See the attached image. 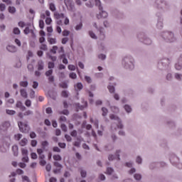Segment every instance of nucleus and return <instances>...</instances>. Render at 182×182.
Segmentation results:
<instances>
[{
  "label": "nucleus",
  "instance_id": "nucleus-54",
  "mask_svg": "<svg viewBox=\"0 0 182 182\" xmlns=\"http://www.w3.org/2000/svg\"><path fill=\"white\" fill-rule=\"evenodd\" d=\"M135 180H141V175L139 174V173H136L134 176Z\"/></svg>",
  "mask_w": 182,
  "mask_h": 182
},
{
  "label": "nucleus",
  "instance_id": "nucleus-2",
  "mask_svg": "<svg viewBox=\"0 0 182 182\" xmlns=\"http://www.w3.org/2000/svg\"><path fill=\"white\" fill-rule=\"evenodd\" d=\"M54 16L56 19H58L56 21V23L59 26H62V25H63V22L62 21V20H59V19H63V18H65L64 25H69L70 23L69 18L65 17V14L63 13H55L54 14Z\"/></svg>",
  "mask_w": 182,
  "mask_h": 182
},
{
  "label": "nucleus",
  "instance_id": "nucleus-43",
  "mask_svg": "<svg viewBox=\"0 0 182 182\" xmlns=\"http://www.w3.org/2000/svg\"><path fill=\"white\" fill-rule=\"evenodd\" d=\"M41 146L42 147H43V149H45V147L49 146V142H48L47 141H43L41 142Z\"/></svg>",
  "mask_w": 182,
  "mask_h": 182
},
{
  "label": "nucleus",
  "instance_id": "nucleus-49",
  "mask_svg": "<svg viewBox=\"0 0 182 182\" xmlns=\"http://www.w3.org/2000/svg\"><path fill=\"white\" fill-rule=\"evenodd\" d=\"M56 50H58V46H53L52 49L50 50V52L52 53L55 54L56 53Z\"/></svg>",
  "mask_w": 182,
  "mask_h": 182
},
{
  "label": "nucleus",
  "instance_id": "nucleus-30",
  "mask_svg": "<svg viewBox=\"0 0 182 182\" xmlns=\"http://www.w3.org/2000/svg\"><path fill=\"white\" fill-rule=\"evenodd\" d=\"M6 113L7 114H10L11 116H13L14 114H15V113H16V112H15V110H12V109H6Z\"/></svg>",
  "mask_w": 182,
  "mask_h": 182
},
{
  "label": "nucleus",
  "instance_id": "nucleus-51",
  "mask_svg": "<svg viewBox=\"0 0 182 182\" xmlns=\"http://www.w3.org/2000/svg\"><path fill=\"white\" fill-rule=\"evenodd\" d=\"M82 26H83V24L82 23H80L78 25L76 26L75 30L80 31V29H82Z\"/></svg>",
  "mask_w": 182,
  "mask_h": 182
},
{
  "label": "nucleus",
  "instance_id": "nucleus-57",
  "mask_svg": "<svg viewBox=\"0 0 182 182\" xmlns=\"http://www.w3.org/2000/svg\"><path fill=\"white\" fill-rule=\"evenodd\" d=\"M89 35L92 39H96V34L93 33L92 31H89Z\"/></svg>",
  "mask_w": 182,
  "mask_h": 182
},
{
  "label": "nucleus",
  "instance_id": "nucleus-25",
  "mask_svg": "<svg viewBox=\"0 0 182 182\" xmlns=\"http://www.w3.org/2000/svg\"><path fill=\"white\" fill-rule=\"evenodd\" d=\"M167 124L169 127H171V129H174V127H176V123L173 121H168Z\"/></svg>",
  "mask_w": 182,
  "mask_h": 182
},
{
  "label": "nucleus",
  "instance_id": "nucleus-20",
  "mask_svg": "<svg viewBox=\"0 0 182 182\" xmlns=\"http://www.w3.org/2000/svg\"><path fill=\"white\" fill-rule=\"evenodd\" d=\"M18 146L14 145L12 146V151H13L14 155L16 156H18Z\"/></svg>",
  "mask_w": 182,
  "mask_h": 182
},
{
  "label": "nucleus",
  "instance_id": "nucleus-21",
  "mask_svg": "<svg viewBox=\"0 0 182 182\" xmlns=\"http://www.w3.org/2000/svg\"><path fill=\"white\" fill-rule=\"evenodd\" d=\"M27 143H28V139L26 138H23V139L21 140L19 144L20 146H26Z\"/></svg>",
  "mask_w": 182,
  "mask_h": 182
},
{
  "label": "nucleus",
  "instance_id": "nucleus-59",
  "mask_svg": "<svg viewBox=\"0 0 182 182\" xmlns=\"http://www.w3.org/2000/svg\"><path fill=\"white\" fill-rule=\"evenodd\" d=\"M61 129H62L63 132H68V127H66V125L65 124H61Z\"/></svg>",
  "mask_w": 182,
  "mask_h": 182
},
{
  "label": "nucleus",
  "instance_id": "nucleus-36",
  "mask_svg": "<svg viewBox=\"0 0 182 182\" xmlns=\"http://www.w3.org/2000/svg\"><path fill=\"white\" fill-rule=\"evenodd\" d=\"M22 161H23V163H28V161H29V157H28V155L23 156Z\"/></svg>",
  "mask_w": 182,
  "mask_h": 182
},
{
  "label": "nucleus",
  "instance_id": "nucleus-9",
  "mask_svg": "<svg viewBox=\"0 0 182 182\" xmlns=\"http://www.w3.org/2000/svg\"><path fill=\"white\" fill-rule=\"evenodd\" d=\"M119 153H120V151H117L115 156L109 155L108 160H109V161H113V160H120V155H119Z\"/></svg>",
  "mask_w": 182,
  "mask_h": 182
},
{
  "label": "nucleus",
  "instance_id": "nucleus-15",
  "mask_svg": "<svg viewBox=\"0 0 182 182\" xmlns=\"http://www.w3.org/2000/svg\"><path fill=\"white\" fill-rule=\"evenodd\" d=\"M6 49L9 52H11L12 53L16 52V47L14 46H7Z\"/></svg>",
  "mask_w": 182,
  "mask_h": 182
},
{
  "label": "nucleus",
  "instance_id": "nucleus-42",
  "mask_svg": "<svg viewBox=\"0 0 182 182\" xmlns=\"http://www.w3.org/2000/svg\"><path fill=\"white\" fill-rule=\"evenodd\" d=\"M108 90L109 91L110 93H114V87L112 85H109L108 87Z\"/></svg>",
  "mask_w": 182,
  "mask_h": 182
},
{
  "label": "nucleus",
  "instance_id": "nucleus-28",
  "mask_svg": "<svg viewBox=\"0 0 182 182\" xmlns=\"http://www.w3.org/2000/svg\"><path fill=\"white\" fill-rule=\"evenodd\" d=\"M53 159L56 161H60L62 160V156L60 155H53Z\"/></svg>",
  "mask_w": 182,
  "mask_h": 182
},
{
  "label": "nucleus",
  "instance_id": "nucleus-17",
  "mask_svg": "<svg viewBox=\"0 0 182 182\" xmlns=\"http://www.w3.org/2000/svg\"><path fill=\"white\" fill-rule=\"evenodd\" d=\"M20 93L21 96H22V97H24V99L28 98V92H26V90L25 89H21L20 90Z\"/></svg>",
  "mask_w": 182,
  "mask_h": 182
},
{
  "label": "nucleus",
  "instance_id": "nucleus-35",
  "mask_svg": "<svg viewBox=\"0 0 182 182\" xmlns=\"http://www.w3.org/2000/svg\"><path fill=\"white\" fill-rule=\"evenodd\" d=\"M85 80L87 83H92V78L90 76L85 75Z\"/></svg>",
  "mask_w": 182,
  "mask_h": 182
},
{
  "label": "nucleus",
  "instance_id": "nucleus-19",
  "mask_svg": "<svg viewBox=\"0 0 182 182\" xmlns=\"http://www.w3.org/2000/svg\"><path fill=\"white\" fill-rule=\"evenodd\" d=\"M49 9H50V11H51L52 12H55V11H56V6H55V4H53V3H50V4H49Z\"/></svg>",
  "mask_w": 182,
  "mask_h": 182
},
{
  "label": "nucleus",
  "instance_id": "nucleus-47",
  "mask_svg": "<svg viewBox=\"0 0 182 182\" xmlns=\"http://www.w3.org/2000/svg\"><path fill=\"white\" fill-rule=\"evenodd\" d=\"M124 109L127 113H130V112H132V107L129 105H125Z\"/></svg>",
  "mask_w": 182,
  "mask_h": 182
},
{
  "label": "nucleus",
  "instance_id": "nucleus-34",
  "mask_svg": "<svg viewBox=\"0 0 182 182\" xmlns=\"http://www.w3.org/2000/svg\"><path fill=\"white\" fill-rule=\"evenodd\" d=\"M21 154L22 156H28V149H21Z\"/></svg>",
  "mask_w": 182,
  "mask_h": 182
},
{
  "label": "nucleus",
  "instance_id": "nucleus-1",
  "mask_svg": "<svg viewBox=\"0 0 182 182\" xmlns=\"http://www.w3.org/2000/svg\"><path fill=\"white\" fill-rule=\"evenodd\" d=\"M161 37L165 42L168 43H173L177 41V38L174 36V33L171 31H163L161 33Z\"/></svg>",
  "mask_w": 182,
  "mask_h": 182
},
{
  "label": "nucleus",
  "instance_id": "nucleus-14",
  "mask_svg": "<svg viewBox=\"0 0 182 182\" xmlns=\"http://www.w3.org/2000/svg\"><path fill=\"white\" fill-rule=\"evenodd\" d=\"M107 15H108L107 12L102 11L101 13H100V14L97 15V19H100L102 18H106Z\"/></svg>",
  "mask_w": 182,
  "mask_h": 182
},
{
  "label": "nucleus",
  "instance_id": "nucleus-23",
  "mask_svg": "<svg viewBox=\"0 0 182 182\" xmlns=\"http://www.w3.org/2000/svg\"><path fill=\"white\" fill-rule=\"evenodd\" d=\"M167 5H168V4H167V1L164 0H161V8L166 9L167 8Z\"/></svg>",
  "mask_w": 182,
  "mask_h": 182
},
{
  "label": "nucleus",
  "instance_id": "nucleus-61",
  "mask_svg": "<svg viewBox=\"0 0 182 182\" xmlns=\"http://www.w3.org/2000/svg\"><path fill=\"white\" fill-rule=\"evenodd\" d=\"M54 166L55 167H57V168H60V169L62 168V165L59 164V162H55Z\"/></svg>",
  "mask_w": 182,
  "mask_h": 182
},
{
  "label": "nucleus",
  "instance_id": "nucleus-26",
  "mask_svg": "<svg viewBox=\"0 0 182 182\" xmlns=\"http://www.w3.org/2000/svg\"><path fill=\"white\" fill-rule=\"evenodd\" d=\"M102 116L104 117L105 116H107V113H109V110H107L106 107H102Z\"/></svg>",
  "mask_w": 182,
  "mask_h": 182
},
{
  "label": "nucleus",
  "instance_id": "nucleus-13",
  "mask_svg": "<svg viewBox=\"0 0 182 182\" xmlns=\"http://www.w3.org/2000/svg\"><path fill=\"white\" fill-rule=\"evenodd\" d=\"M77 112L79 110H83L85 107H87V102H85L84 105H80V104H76Z\"/></svg>",
  "mask_w": 182,
  "mask_h": 182
},
{
  "label": "nucleus",
  "instance_id": "nucleus-40",
  "mask_svg": "<svg viewBox=\"0 0 182 182\" xmlns=\"http://www.w3.org/2000/svg\"><path fill=\"white\" fill-rule=\"evenodd\" d=\"M20 86H21L22 87H26L28 86L27 81H21L20 82Z\"/></svg>",
  "mask_w": 182,
  "mask_h": 182
},
{
  "label": "nucleus",
  "instance_id": "nucleus-32",
  "mask_svg": "<svg viewBox=\"0 0 182 182\" xmlns=\"http://www.w3.org/2000/svg\"><path fill=\"white\" fill-rule=\"evenodd\" d=\"M111 110L113 113H119V109L115 106L111 107Z\"/></svg>",
  "mask_w": 182,
  "mask_h": 182
},
{
  "label": "nucleus",
  "instance_id": "nucleus-7",
  "mask_svg": "<svg viewBox=\"0 0 182 182\" xmlns=\"http://www.w3.org/2000/svg\"><path fill=\"white\" fill-rule=\"evenodd\" d=\"M175 69L176 70H181L182 69V54L180 55L176 63L175 64Z\"/></svg>",
  "mask_w": 182,
  "mask_h": 182
},
{
  "label": "nucleus",
  "instance_id": "nucleus-56",
  "mask_svg": "<svg viewBox=\"0 0 182 182\" xmlns=\"http://www.w3.org/2000/svg\"><path fill=\"white\" fill-rule=\"evenodd\" d=\"M70 136H72V137H76V136H77V132L76 130H73L70 132Z\"/></svg>",
  "mask_w": 182,
  "mask_h": 182
},
{
  "label": "nucleus",
  "instance_id": "nucleus-3",
  "mask_svg": "<svg viewBox=\"0 0 182 182\" xmlns=\"http://www.w3.org/2000/svg\"><path fill=\"white\" fill-rule=\"evenodd\" d=\"M169 160L172 166H174L175 167H177V168H179V170H181L182 164L180 163V159H178L176 154H171L169 156Z\"/></svg>",
  "mask_w": 182,
  "mask_h": 182
},
{
  "label": "nucleus",
  "instance_id": "nucleus-5",
  "mask_svg": "<svg viewBox=\"0 0 182 182\" xmlns=\"http://www.w3.org/2000/svg\"><path fill=\"white\" fill-rule=\"evenodd\" d=\"M9 127H11V123H9V122L6 121V122H2V124L0 126L1 133H2V132H6V130H8V129H9Z\"/></svg>",
  "mask_w": 182,
  "mask_h": 182
},
{
  "label": "nucleus",
  "instance_id": "nucleus-58",
  "mask_svg": "<svg viewBox=\"0 0 182 182\" xmlns=\"http://www.w3.org/2000/svg\"><path fill=\"white\" fill-rule=\"evenodd\" d=\"M55 68V63L52 62L48 63V69H53Z\"/></svg>",
  "mask_w": 182,
  "mask_h": 182
},
{
  "label": "nucleus",
  "instance_id": "nucleus-52",
  "mask_svg": "<svg viewBox=\"0 0 182 182\" xmlns=\"http://www.w3.org/2000/svg\"><path fill=\"white\" fill-rule=\"evenodd\" d=\"M58 146H59V147H60V149H66L65 143L59 142Z\"/></svg>",
  "mask_w": 182,
  "mask_h": 182
},
{
  "label": "nucleus",
  "instance_id": "nucleus-62",
  "mask_svg": "<svg viewBox=\"0 0 182 182\" xmlns=\"http://www.w3.org/2000/svg\"><path fill=\"white\" fill-rule=\"evenodd\" d=\"M173 79V75L171 73H168L166 75V80H171Z\"/></svg>",
  "mask_w": 182,
  "mask_h": 182
},
{
  "label": "nucleus",
  "instance_id": "nucleus-55",
  "mask_svg": "<svg viewBox=\"0 0 182 182\" xmlns=\"http://www.w3.org/2000/svg\"><path fill=\"white\" fill-rule=\"evenodd\" d=\"M53 151L55 153H60V149H59L58 146H54L53 148Z\"/></svg>",
  "mask_w": 182,
  "mask_h": 182
},
{
  "label": "nucleus",
  "instance_id": "nucleus-53",
  "mask_svg": "<svg viewBox=\"0 0 182 182\" xmlns=\"http://www.w3.org/2000/svg\"><path fill=\"white\" fill-rule=\"evenodd\" d=\"M60 87L63 89H68V84L66 82H62L60 84Z\"/></svg>",
  "mask_w": 182,
  "mask_h": 182
},
{
  "label": "nucleus",
  "instance_id": "nucleus-11",
  "mask_svg": "<svg viewBox=\"0 0 182 182\" xmlns=\"http://www.w3.org/2000/svg\"><path fill=\"white\" fill-rule=\"evenodd\" d=\"M16 107L20 109L22 112H24V110H26V107L23 106V105L21 101H18L16 102Z\"/></svg>",
  "mask_w": 182,
  "mask_h": 182
},
{
  "label": "nucleus",
  "instance_id": "nucleus-39",
  "mask_svg": "<svg viewBox=\"0 0 182 182\" xmlns=\"http://www.w3.org/2000/svg\"><path fill=\"white\" fill-rule=\"evenodd\" d=\"M69 77H70V79H76V77H77V75L75 73H70Z\"/></svg>",
  "mask_w": 182,
  "mask_h": 182
},
{
  "label": "nucleus",
  "instance_id": "nucleus-31",
  "mask_svg": "<svg viewBox=\"0 0 182 182\" xmlns=\"http://www.w3.org/2000/svg\"><path fill=\"white\" fill-rule=\"evenodd\" d=\"M13 33H14V35H19V33H21V30H19L18 28H14L13 30Z\"/></svg>",
  "mask_w": 182,
  "mask_h": 182
},
{
  "label": "nucleus",
  "instance_id": "nucleus-29",
  "mask_svg": "<svg viewBox=\"0 0 182 182\" xmlns=\"http://www.w3.org/2000/svg\"><path fill=\"white\" fill-rule=\"evenodd\" d=\"M9 12L10 14H15L16 12V9L14 6H9Z\"/></svg>",
  "mask_w": 182,
  "mask_h": 182
},
{
  "label": "nucleus",
  "instance_id": "nucleus-24",
  "mask_svg": "<svg viewBox=\"0 0 182 182\" xmlns=\"http://www.w3.org/2000/svg\"><path fill=\"white\" fill-rule=\"evenodd\" d=\"M95 4L97 6H98L100 11L103 10V7H102L100 0H95Z\"/></svg>",
  "mask_w": 182,
  "mask_h": 182
},
{
  "label": "nucleus",
  "instance_id": "nucleus-27",
  "mask_svg": "<svg viewBox=\"0 0 182 182\" xmlns=\"http://www.w3.org/2000/svg\"><path fill=\"white\" fill-rule=\"evenodd\" d=\"M174 77H175V79H176V80H181V79H182V75L181 74H180V73H175L174 74Z\"/></svg>",
  "mask_w": 182,
  "mask_h": 182
},
{
  "label": "nucleus",
  "instance_id": "nucleus-18",
  "mask_svg": "<svg viewBox=\"0 0 182 182\" xmlns=\"http://www.w3.org/2000/svg\"><path fill=\"white\" fill-rule=\"evenodd\" d=\"M38 70H43V61L39 60L38 62Z\"/></svg>",
  "mask_w": 182,
  "mask_h": 182
},
{
  "label": "nucleus",
  "instance_id": "nucleus-64",
  "mask_svg": "<svg viewBox=\"0 0 182 182\" xmlns=\"http://www.w3.org/2000/svg\"><path fill=\"white\" fill-rule=\"evenodd\" d=\"M65 137L67 141H72V137L70 135L65 134Z\"/></svg>",
  "mask_w": 182,
  "mask_h": 182
},
{
  "label": "nucleus",
  "instance_id": "nucleus-44",
  "mask_svg": "<svg viewBox=\"0 0 182 182\" xmlns=\"http://www.w3.org/2000/svg\"><path fill=\"white\" fill-rule=\"evenodd\" d=\"M70 34V31L68 30H64L63 31V36H69Z\"/></svg>",
  "mask_w": 182,
  "mask_h": 182
},
{
  "label": "nucleus",
  "instance_id": "nucleus-46",
  "mask_svg": "<svg viewBox=\"0 0 182 182\" xmlns=\"http://www.w3.org/2000/svg\"><path fill=\"white\" fill-rule=\"evenodd\" d=\"M6 9V6H5L4 4H0V11L1 12H4V11H5Z\"/></svg>",
  "mask_w": 182,
  "mask_h": 182
},
{
  "label": "nucleus",
  "instance_id": "nucleus-50",
  "mask_svg": "<svg viewBox=\"0 0 182 182\" xmlns=\"http://www.w3.org/2000/svg\"><path fill=\"white\" fill-rule=\"evenodd\" d=\"M40 49H41V50H48V46L46 44H42L40 47Z\"/></svg>",
  "mask_w": 182,
  "mask_h": 182
},
{
  "label": "nucleus",
  "instance_id": "nucleus-63",
  "mask_svg": "<svg viewBox=\"0 0 182 182\" xmlns=\"http://www.w3.org/2000/svg\"><path fill=\"white\" fill-rule=\"evenodd\" d=\"M112 173H113V168H107V174L110 175V174H112Z\"/></svg>",
  "mask_w": 182,
  "mask_h": 182
},
{
  "label": "nucleus",
  "instance_id": "nucleus-45",
  "mask_svg": "<svg viewBox=\"0 0 182 182\" xmlns=\"http://www.w3.org/2000/svg\"><path fill=\"white\" fill-rule=\"evenodd\" d=\"M15 140L19 141L21 139H22V134H17L14 136Z\"/></svg>",
  "mask_w": 182,
  "mask_h": 182
},
{
  "label": "nucleus",
  "instance_id": "nucleus-10",
  "mask_svg": "<svg viewBox=\"0 0 182 182\" xmlns=\"http://www.w3.org/2000/svg\"><path fill=\"white\" fill-rule=\"evenodd\" d=\"M46 15L47 16V18H46V25H50L52 23V18H50V11L46 10Z\"/></svg>",
  "mask_w": 182,
  "mask_h": 182
},
{
  "label": "nucleus",
  "instance_id": "nucleus-6",
  "mask_svg": "<svg viewBox=\"0 0 182 182\" xmlns=\"http://www.w3.org/2000/svg\"><path fill=\"white\" fill-rule=\"evenodd\" d=\"M109 119H111V120H117V122H118V125H117L118 129H122L123 127V124H122V120H120V118H119L117 116L112 114L109 115Z\"/></svg>",
  "mask_w": 182,
  "mask_h": 182
},
{
  "label": "nucleus",
  "instance_id": "nucleus-41",
  "mask_svg": "<svg viewBox=\"0 0 182 182\" xmlns=\"http://www.w3.org/2000/svg\"><path fill=\"white\" fill-rule=\"evenodd\" d=\"M32 105V102L30 100H27L26 102H25V105L27 107H31Z\"/></svg>",
  "mask_w": 182,
  "mask_h": 182
},
{
  "label": "nucleus",
  "instance_id": "nucleus-38",
  "mask_svg": "<svg viewBox=\"0 0 182 182\" xmlns=\"http://www.w3.org/2000/svg\"><path fill=\"white\" fill-rule=\"evenodd\" d=\"M39 26L41 29H43V28H45V22H43V20L39 21Z\"/></svg>",
  "mask_w": 182,
  "mask_h": 182
},
{
  "label": "nucleus",
  "instance_id": "nucleus-33",
  "mask_svg": "<svg viewBox=\"0 0 182 182\" xmlns=\"http://www.w3.org/2000/svg\"><path fill=\"white\" fill-rule=\"evenodd\" d=\"M61 96H62L63 97H68L69 93L68 92V91L63 90V91L62 92V93H61Z\"/></svg>",
  "mask_w": 182,
  "mask_h": 182
},
{
  "label": "nucleus",
  "instance_id": "nucleus-48",
  "mask_svg": "<svg viewBox=\"0 0 182 182\" xmlns=\"http://www.w3.org/2000/svg\"><path fill=\"white\" fill-rule=\"evenodd\" d=\"M31 114H33V112L31 110H27L24 112V116H31Z\"/></svg>",
  "mask_w": 182,
  "mask_h": 182
},
{
  "label": "nucleus",
  "instance_id": "nucleus-8",
  "mask_svg": "<svg viewBox=\"0 0 182 182\" xmlns=\"http://www.w3.org/2000/svg\"><path fill=\"white\" fill-rule=\"evenodd\" d=\"M126 62H129L128 58H124L122 61V63L125 64L124 67L126 68V69H133V68H134V65H133V63L132 61H129L130 64H126Z\"/></svg>",
  "mask_w": 182,
  "mask_h": 182
},
{
  "label": "nucleus",
  "instance_id": "nucleus-37",
  "mask_svg": "<svg viewBox=\"0 0 182 182\" xmlns=\"http://www.w3.org/2000/svg\"><path fill=\"white\" fill-rule=\"evenodd\" d=\"M144 43L145 45H151V40L150 38H146L144 40Z\"/></svg>",
  "mask_w": 182,
  "mask_h": 182
},
{
  "label": "nucleus",
  "instance_id": "nucleus-22",
  "mask_svg": "<svg viewBox=\"0 0 182 182\" xmlns=\"http://www.w3.org/2000/svg\"><path fill=\"white\" fill-rule=\"evenodd\" d=\"M48 41L50 45H55V43H56V38H48Z\"/></svg>",
  "mask_w": 182,
  "mask_h": 182
},
{
  "label": "nucleus",
  "instance_id": "nucleus-16",
  "mask_svg": "<svg viewBox=\"0 0 182 182\" xmlns=\"http://www.w3.org/2000/svg\"><path fill=\"white\" fill-rule=\"evenodd\" d=\"M75 90H82L83 89V84L78 82L74 85Z\"/></svg>",
  "mask_w": 182,
  "mask_h": 182
},
{
  "label": "nucleus",
  "instance_id": "nucleus-60",
  "mask_svg": "<svg viewBox=\"0 0 182 182\" xmlns=\"http://www.w3.org/2000/svg\"><path fill=\"white\" fill-rule=\"evenodd\" d=\"M69 70H76V66L73 65H68Z\"/></svg>",
  "mask_w": 182,
  "mask_h": 182
},
{
  "label": "nucleus",
  "instance_id": "nucleus-12",
  "mask_svg": "<svg viewBox=\"0 0 182 182\" xmlns=\"http://www.w3.org/2000/svg\"><path fill=\"white\" fill-rule=\"evenodd\" d=\"M170 63V59L168 58H164L161 60V65L162 66H164L165 68H168V64Z\"/></svg>",
  "mask_w": 182,
  "mask_h": 182
},
{
  "label": "nucleus",
  "instance_id": "nucleus-4",
  "mask_svg": "<svg viewBox=\"0 0 182 182\" xmlns=\"http://www.w3.org/2000/svg\"><path fill=\"white\" fill-rule=\"evenodd\" d=\"M20 131L22 133H28L29 132V126L27 124H24L21 122L18 123Z\"/></svg>",
  "mask_w": 182,
  "mask_h": 182
}]
</instances>
